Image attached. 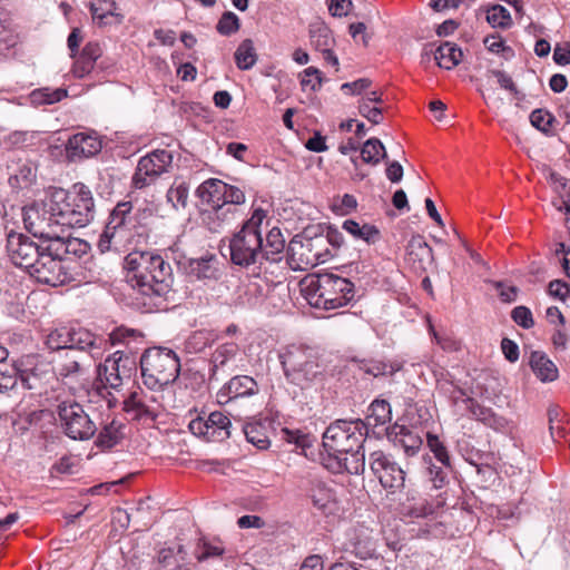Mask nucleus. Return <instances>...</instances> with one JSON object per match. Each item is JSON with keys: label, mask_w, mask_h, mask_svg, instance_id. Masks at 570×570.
<instances>
[{"label": "nucleus", "mask_w": 570, "mask_h": 570, "mask_svg": "<svg viewBox=\"0 0 570 570\" xmlns=\"http://www.w3.org/2000/svg\"><path fill=\"white\" fill-rule=\"evenodd\" d=\"M124 268L128 282L140 295L147 312L163 306L165 295L170 291L173 271L161 255L149 250H134L126 255Z\"/></svg>", "instance_id": "obj_1"}, {"label": "nucleus", "mask_w": 570, "mask_h": 570, "mask_svg": "<svg viewBox=\"0 0 570 570\" xmlns=\"http://www.w3.org/2000/svg\"><path fill=\"white\" fill-rule=\"evenodd\" d=\"M303 293L313 307L336 309L346 306L354 298L355 287L348 278L324 273L305 278Z\"/></svg>", "instance_id": "obj_3"}, {"label": "nucleus", "mask_w": 570, "mask_h": 570, "mask_svg": "<svg viewBox=\"0 0 570 570\" xmlns=\"http://www.w3.org/2000/svg\"><path fill=\"white\" fill-rule=\"evenodd\" d=\"M530 122L538 130L547 135L553 134L558 124L554 116L544 109L533 110L530 115Z\"/></svg>", "instance_id": "obj_43"}, {"label": "nucleus", "mask_w": 570, "mask_h": 570, "mask_svg": "<svg viewBox=\"0 0 570 570\" xmlns=\"http://www.w3.org/2000/svg\"><path fill=\"white\" fill-rule=\"evenodd\" d=\"M426 443L430 451L434 454L435 459L444 466H450V455L448 449L438 435L428 433Z\"/></svg>", "instance_id": "obj_47"}, {"label": "nucleus", "mask_w": 570, "mask_h": 570, "mask_svg": "<svg viewBox=\"0 0 570 570\" xmlns=\"http://www.w3.org/2000/svg\"><path fill=\"white\" fill-rule=\"evenodd\" d=\"M352 6L351 0H330L328 10L334 17H343L348 13Z\"/></svg>", "instance_id": "obj_64"}, {"label": "nucleus", "mask_w": 570, "mask_h": 570, "mask_svg": "<svg viewBox=\"0 0 570 570\" xmlns=\"http://www.w3.org/2000/svg\"><path fill=\"white\" fill-rule=\"evenodd\" d=\"M45 246V243H37L22 233L11 230L7 234V255L12 264L26 272L37 262V257L42 253Z\"/></svg>", "instance_id": "obj_15"}, {"label": "nucleus", "mask_w": 570, "mask_h": 570, "mask_svg": "<svg viewBox=\"0 0 570 570\" xmlns=\"http://www.w3.org/2000/svg\"><path fill=\"white\" fill-rule=\"evenodd\" d=\"M392 420V410L391 405L385 400H375L371 403L368 407V413L366 415V422L370 426H381L391 422Z\"/></svg>", "instance_id": "obj_36"}, {"label": "nucleus", "mask_w": 570, "mask_h": 570, "mask_svg": "<svg viewBox=\"0 0 570 570\" xmlns=\"http://www.w3.org/2000/svg\"><path fill=\"white\" fill-rule=\"evenodd\" d=\"M529 365L541 382H552L558 377V368L548 356L539 351L530 355Z\"/></svg>", "instance_id": "obj_27"}, {"label": "nucleus", "mask_w": 570, "mask_h": 570, "mask_svg": "<svg viewBox=\"0 0 570 570\" xmlns=\"http://www.w3.org/2000/svg\"><path fill=\"white\" fill-rule=\"evenodd\" d=\"M21 381L23 387L32 390L38 387V383L40 381L38 373L35 367H22L18 368V377L17 380Z\"/></svg>", "instance_id": "obj_58"}, {"label": "nucleus", "mask_w": 570, "mask_h": 570, "mask_svg": "<svg viewBox=\"0 0 570 570\" xmlns=\"http://www.w3.org/2000/svg\"><path fill=\"white\" fill-rule=\"evenodd\" d=\"M57 223L61 227H85L94 218L95 203L90 189L75 184L70 189L55 188L47 200Z\"/></svg>", "instance_id": "obj_2"}, {"label": "nucleus", "mask_w": 570, "mask_h": 570, "mask_svg": "<svg viewBox=\"0 0 570 570\" xmlns=\"http://www.w3.org/2000/svg\"><path fill=\"white\" fill-rule=\"evenodd\" d=\"M101 140L96 132H77L69 138L66 151L69 159L88 158L101 150Z\"/></svg>", "instance_id": "obj_18"}, {"label": "nucleus", "mask_w": 570, "mask_h": 570, "mask_svg": "<svg viewBox=\"0 0 570 570\" xmlns=\"http://www.w3.org/2000/svg\"><path fill=\"white\" fill-rule=\"evenodd\" d=\"M71 338L72 342H70V350H88L92 357L98 356L100 348L96 345L97 340L90 332L72 328Z\"/></svg>", "instance_id": "obj_39"}, {"label": "nucleus", "mask_w": 570, "mask_h": 570, "mask_svg": "<svg viewBox=\"0 0 570 570\" xmlns=\"http://www.w3.org/2000/svg\"><path fill=\"white\" fill-rule=\"evenodd\" d=\"M224 553V548L220 544L212 543L207 540H200L196 548V559L204 561L209 558L220 557Z\"/></svg>", "instance_id": "obj_49"}, {"label": "nucleus", "mask_w": 570, "mask_h": 570, "mask_svg": "<svg viewBox=\"0 0 570 570\" xmlns=\"http://www.w3.org/2000/svg\"><path fill=\"white\" fill-rule=\"evenodd\" d=\"M22 219L26 229L35 237L41 239L42 243L48 244L53 239H59L57 227V217L52 215L47 202L43 207L31 205L23 208Z\"/></svg>", "instance_id": "obj_14"}, {"label": "nucleus", "mask_w": 570, "mask_h": 570, "mask_svg": "<svg viewBox=\"0 0 570 570\" xmlns=\"http://www.w3.org/2000/svg\"><path fill=\"white\" fill-rule=\"evenodd\" d=\"M239 26L238 17L234 12L227 11L218 20L216 29L223 36H230L238 31Z\"/></svg>", "instance_id": "obj_50"}, {"label": "nucleus", "mask_w": 570, "mask_h": 570, "mask_svg": "<svg viewBox=\"0 0 570 570\" xmlns=\"http://www.w3.org/2000/svg\"><path fill=\"white\" fill-rule=\"evenodd\" d=\"M464 403L468 405V410L471 414V416L474 420H478L485 424L490 415L492 414V410L485 406L480 405L476 403L473 399L466 396V400H464Z\"/></svg>", "instance_id": "obj_55"}, {"label": "nucleus", "mask_w": 570, "mask_h": 570, "mask_svg": "<svg viewBox=\"0 0 570 570\" xmlns=\"http://www.w3.org/2000/svg\"><path fill=\"white\" fill-rule=\"evenodd\" d=\"M309 38L312 46L318 51H327L334 43L330 28L322 21L309 26Z\"/></svg>", "instance_id": "obj_37"}, {"label": "nucleus", "mask_w": 570, "mask_h": 570, "mask_svg": "<svg viewBox=\"0 0 570 570\" xmlns=\"http://www.w3.org/2000/svg\"><path fill=\"white\" fill-rule=\"evenodd\" d=\"M121 361L122 354L115 352L98 365L97 379L92 389L88 392L90 402H96L95 399H101L108 409L117 404L118 400L110 390L117 391L122 385L125 365H120Z\"/></svg>", "instance_id": "obj_9"}, {"label": "nucleus", "mask_w": 570, "mask_h": 570, "mask_svg": "<svg viewBox=\"0 0 570 570\" xmlns=\"http://www.w3.org/2000/svg\"><path fill=\"white\" fill-rule=\"evenodd\" d=\"M285 377L293 384L305 387L318 380L324 365L317 347L305 343H291L278 352Z\"/></svg>", "instance_id": "obj_4"}, {"label": "nucleus", "mask_w": 570, "mask_h": 570, "mask_svg": "<svg viewBox=\"0 0 570 570\" xmlns=\"http://www.w3.org/2000/svg\"><path fill=\"white\" fill-rule=\"evenodd\" d=\"M362 430L363 423L360 420H338L332 423L323 434V446L328 458L361 450L364 442Z\"/></svg>", "instance_id": "obj_8"}, {"label": "nucleus", "mask_w": 570, "mask_h": 570, "mask_svg": "<svg viewBox=\"0 0 570 570\" xmlns=\"http://www.w3.org/2000/svg\"><path fill=\"white\" fill-rule=\"evenodd\" d=\"M362 370L370 375L380 376V375H392L394 374L399 367H395L393 364L385 363L384 361L372 360L365 362L362 365Z\"/></svg>", "instance_id": "obj_48"}, {"label": "nucleus", "mask_w": 570, "mask_h": 570, "mask_svg": "<svg viewBox=\"0 0 570 570\" xmlns=\"http://www.w3.org/2000/svg\"><path fill=\"white\" fill-rule=\"evenodd\" d=\"M246 440L257 446L258 449H267L269 440L265 433V429L262 424L249 423L243 429Z\"/></svg>", "instance_id": "obj_44"}, {"label": "nucleus", "mask_w": 570, "mask_h": 570, "mask_svg": "<svg viewBox=\"0 0 570 570\" xmlns=\"http://www.w3.org/2000/svg\"><path fill=\"white\" fill-rule=\"evenodd\" d=\"M399 434L402 436L400 439V443L402 444L404 452L410 456L416 454L422 445V440L417 435L412 434L404 426L400 428Z\"/></svg>", "instance_id": "obj_51"}, {"label": "nucleus", "mask_w": 570, "mask_h": 570, "mask_svg": "<svg viewBox=\"0 0 570 570\" xmlns=\"http://www.w3.org/2000/svg\"><path fill=\"white\" fill-rule=\"evenodd\" d=\"M171 163V153L165 149H156L141 157L131 178L132 187L142 189L150 186L160 175L168 171Z\"/></svg>", "instance_id": "obj_12"}, {"label": "nucleus", "mask_w": 570, "mask_h": 570, "mask_svg": "<svg viewBox=\"0 0 570 570\" xmlns=\"http://www.w3.org/2000/svg\"><path fill=\"white\" fill-rule=\"evenodd\" d=\"M331 462L326 465L336 473L347 472L350 474H358L364 470L365 459L364 453L360 450L348 452V454H338L337 456L328 458Z\"/></svg>", "instance_id": "obj_23"}, {"label": "nucleus", "mask_w": 570, "mask_h": 570, "mask_svg": "<svg viewBox=\"0 0 570 570\" xmlns=\"http://www.w3.org/2000/svg\"><path fill=\"white\" fill-rule=\"evenodd\" d=\"M321 71L315 67H308L303 71L301 85L303 89L317 90L321 87Z\"/></svg>", "instance_id": "obj_53"}, {"label": "nucleus", "mask_w": 570, "mask_h": 570, "mask_svg": "<svg viewBox=\"0 0 570 570\" xmlns=\"http://www.w3.org/2000/svg\"><path fill=\"white\" fill-rule=\"evenodd\" d=\"M37 181V167L31 163L22 164L9 179L10 186L17 190L31 188Z\"/></svg>", "instance_id": "obj_35"}, {"label": "nucleus", "mask_w": 570, "mask_h": 570, "mask_svg": "<svg viewBox=\"0 0 570 570\" xmlns=\"http://www.w3.org/2000/svg\"><path fill=\"white\" fill-rule=\"evenodd\" d=\"M235 62L240 70L250 69L257 61L254 42L250 39H245L240 42L235 51Z\"/></svg>", "instance_id": "obj_40"}, {"label": "nucleus", "mask_w": 570, "mask_h": 570, "mask_svg": "<svg viewBox=\"0 0 570 570\" xmlns=\"http://www.w3.org/2000/svg\"><path fill=\"white\" fill-rule=\"evenodd\" d=\"M285 238L277 226H273L266 233L265 243H263L262 258L269 262H279L283 258L285 249Z\"/></svg>", "instance_id": "obj_26"}, {"label": "nucleus", "mask_w": 570, "mask_h": 570, "mask_svg": "<svg viewBox=\"0 0 570 570\" xmlns=\"http://www.w3.org/2000/svg\"><path fill=\"white\" fill-rule=\"evenodd\" d=\"M68 96V91L65 88L51 89L48 87L35 89L29 95L30 104L35 107L45 105H53L61 101Z\"/></svg>", "instance_id": "obj_33"}, {"label": "nucleus", "mask_w": 570, "mask_h": 570, "mask_svg": "<svg viewBox=\"0 0 570 570\" xmlns=\"http://www.w3.org/2000/svg\"><path fill=\"white\" fill-rule=\"evenodd\" d=\"M132 205L129 202L117 204L110 213L109 219L98 240V248L105 253L124 240L130 228L134 226L131 215Z\"/></svg>", "instance_id": "obj_11"}, {"label": "nucleus", "mask_w": 570, "mask_h": 570, "mask_svg": "<svg viewBox=\"0 0 570 570\" xmlns=\"http://www.w3.org/2000/svg\"><path fill=\"white\" fill-rule=\"evenodd\" d=\"M216 256L209 255L190 262V272L198 279H218L220 271Z\"/></svg>", "instance_id": "obj_28"}, {"label": "nucleus", "mask_w": 570, "mask_h": 570, "mask_svg": "<svg viewBox=\"0 0 570 570\" xmlns=\"http://www.w3.org/2000/svg\"><path fill=\"white\" fill-rule=\"evenodd\" d=\"M268 226L267 213L262 208L253 210L240 230L229 240L230 259L235 265L247 267L257 263L263 252V225Z\"/></svg>", "instance_id": "obj_5"}, {"label": "nucleus", "mask_w": 570, "mask_h": 570, "mask_svg": "<svg viewBox=\"0 0 570 570\" xmlns=\"http://www.w3.org/2000/svg\"><path fill=\"white\" fill-rule=\"evenodd\" d=\"M501 350H502L504 357L509 362L515 363L519 360V355H520L519 346L514 341H512L508 337H504L501 341Z\"/></svg>", "instance_id": "obj_63"}, {"label": "nucleus", "mask_w": 570, "mask_h": 570, "mask_svg": "<svg viewBox=\"0 0 570 570\" xmlns=\"http://www.w3.org/2000/svg\"><path fill=\"white\" fill-rule=\"evenodd\" d=\"M258 392L257 382L248 375H236L217 393V401L226 404L238 397L252 396Z\"/></svg>", "instance_id": "obj_20"}, {"label": "nucleus", "mask_w": 570, "mask_h": 570, "mask_svg": "<svg viewBox=\"0 0 570 570\" xmlns=\"http://www.w3.org/2000/svg\"><path fill=\"white\" fill-rule=\"evenodd\" d=\"M242 204L229 203L215 209H206L203 214V220L210 232L219 233L236 218V206Z\"/></svg>", "instance_id": "obj_22"}, {"label": "nucleus", "mask_w": 570, "mask_h": 570, "mask_svg": "<svg viewBox=\"0 0 570 570\" xmlns=\"http://www.w3.org/2000/svg\"><path fill=\"white\" fill-rule=\"evenodd\" d=\"M209 342V334L204 331L195 332L187 341V346L190 351L200 352Z\"/></svg>", "instance_id": "obj_61"}, {"label": "nucleus", "mask_w": 570, "mask_h": 570, "mask_svg": "<svg viewBox=\"0 0 570 570\" xmlns=\"http://www.w3.org/2000/svg\"><path fill=\"white\" fill-rule=\"evenodd\" d=\"M68 246H63L60 239L48 242L42 249V253L37 257V262L30 266L27 273L37 282L50 286H60L71 279L63 258Z\"/></svg>", "instance_id": "obj_7"}, {"label": "nucleus", "mask_w": 570, "mask_h": 570, "mask_svg": "<svg viewBox=\"0 0 570 570\" xmlns=\"http://www.w3.org/2000/svg\"><path fill=\"white\" fill-rule=\"evenodd\" d=\"M548 294L553 298L564 302L570 294V286L560 279L551 281L548 286Z\"/></svg>", "instance_id": "obj_60"}, {"label": "nucleus", "mask_w": 570, "mask_h": 570, "mask_svg": "<svg viewBox=\"0 0 570 570\" xmlns=\"http://www.w3.org/2000/svg\"><path fill=\"white\" fill-rule=\"evenodd\" d=\"M550 261L553 264H561L567 276H570L568 250L564 243L558 242L554 244V248L552 249Z\"/></svg>", "instance_id": "obj_54"}, {"label": "nucleus", "mask_w": 570, "mask_h": 570, "mask_svg": "<svg viewBox=\"0 0 570 570\" xmlns=\"http://www.w3.org/2000/svg\"><path fill=\"white\" fill-rule=\"evenodd\" d=\"M371 80L367 78H360L353 82H345L341 86V90L347 95H365L371 86Z\"/></svg>", "instance_id": "obj_59"}, {"label": "nucleus", "mask_w": 570, "mask_h": 570, "mask_svg": "<svg viewBox=\"0 0 570 570\" xmlns=\"http://www.w3.org/2000/svg\"><path fill=\"white\" fill-rule=\"evenodd\" d=\"M361 156L364 163L377 165L382 158L386 157V151L377 138H370L361 149Z\"/></svg>", "instance_id": "obj_42"}, {"label": "nucleus", "mask_w": 570, "mask_h": 570, "mask_svg": "<svg viewBox=\"0 0 570 570\" xmlns=\"http://www.w3.org/2000/svg\"><path fill=\"white\" fill-rule=\"evenodd\" d=\"M342 227L355 238L363 239L367 244H375L381 236L380 230L374 225H361L353 219L345 220Z\"/></svg>", "instance_id": "obj_34"}, {"label": "nucleus", "mask_w": 570, "mask_h": 570, "mask_svg": "<svg viewBox=\"0 0 570 570\" xmlns=\"http://www.w3.org/2000/svg\"><path fill=\"white\" fill-rule=\"evenodd\" d=\"M288 265L294 271H306L318 264V253L313 250V244L309 239H292L287 249Z\"/></svg>", "instance_id": "obj_19"}, {"label": "nucleus", "mask_w": 570, "mask_h": 570, "mask_svg": "<svg viewBox=\"0 0 570 570\" xmlns=\"http://www.w3.org/2000/svg\"><path fill=\"white\" fill-rule=\"evenodd\" d=\"M485 48L493 53L511 52V49L504 45L503 39L499 35H491L484 38Z\"/></svg>", "instance_id": "obj_62"}, {"label": "nucleus", "mask_w": 570, "mask_h": 570, "mask_svg": "<svg viewBox=\"0 0 570 570\" xmlns=\"http://www.w3.org/2000/svg\"><path fill=\"white\" fill-rule=\"evenodd\" d=\"M202 203L207 209H215L229 203H245L244 191L216 178L205 180L197 189Z\"/></svg>", "instance_id": "obj_16"}, {"label": "nucleus", "mask_w": 570, "mask_h": 570, "mask_svg": "<svg viewBox=\"0 0 570 570\" xmlns=\"http://www.w3.org/2000/svg\"><path fill=\"white\" fill-rule=\"evenodd\" d=\"M122 404V410L132 420L144 423L155 421L161 411L158 396L153 392L144 391L141 387L131 391Z\"/></svg>", "instance_id": "obj_17"}, {"label": "nucleus", "mask_w": 570, "mask_h": 570, "mask_svg": "<svg viewBox=\"0 0 570 570\" xmlns=\"http://www.w3.org/2000/svg\"><path fill=\"white\" fill-rule=\"evenodd\" d=\"M208 430L214 431L216 438H210V442L223 441L230 436V420L222 412H213L207 417Z\"/></svg>", "instance_id": "obj_38"}, {"label": "nucleus", "mask_w": 570, "mask_h": 570, "mask_svg": "<svg viewBox=\"0 0 570 570\" xmlns=\"http://www.w3.org/2000/svg\"><path fill=\"white\" fill-rule=\"evenodd\" d=\"M368 461L373 474L385 490L395 493L404 488L406 472L392 455L383 451H374L370 454Z\"/></svg>", "instance_id": "obj_13"}, {"label": "nucleus", "mask_w": 570, "mask_h": 570, "mask_svg": "<svg viewBox=\"0 0 570 570\" xmlns=\"http://www.w3.org/2000/svg\"><path fill=\"white\" fill-rule=\"evenodd\" d=\"M543 174L554 193L551 200L552 206L560 213H570V188L568 187V178L550 167H544Z\"/></svg>", "instance_id": "obj_21"}, {"label": "nucleus", "mask_w": 570, "mask_h": 570, "mask_svg": "<svg viewBox=\"0 0 570 570\" xmlns=\"http://www.w3.org/2000/svg\"><path fill=\"white\" fill-rule=\"evenodd\" d=\"M282 440L294 443L295 445L299 448H306L309 445V438L307 434H304L299 430H289V429H282L281 431Z\"/></svg>", "instance_id": "obj_57"}, {"label": "nucleus", "mask_w": 570, "mask_h": 570, "mask_svg": "<svg viewBox=\"0 0 570 570\" xmlns=\"http://www.w3.org/2000/svg\"><path fill=\"white\" fill-rule=\"evenodd\" d=\"M308 495L314 504L320 510H326L335 501V495L324 482L320 480H312L309 482Z\"/></svg>", "instance_id": "obj_32"}, {"label": "nucleus", "mask_w": 570, "mask_h": 570, "mask_svg": "<svg viewBox=\"0 0 570 570\" xmlns=\"http://www.w3.org/2000/svg\"><path fill=\"white\" fill-rule=\"evenodd\" d=\"M125 430L126 425L124 423L112 420L99 432L96 441L97 445L104 449H111L124 439Z\"/></svg>", "instance_id": "obj_30"}, {"label": "nucleus", "mask_w": 570, "mask_h": 570, "mask_svg": "<svg viewBox=\"0 0 570 570\" xmlns=\"http://www.w3.org/2000/svg\"><path fill=\"white\" fill-rule=\"evenodd\" d=\"M488 22L495 28H509L512 24V19L508 9L500 4L492 6L488 10Z\"/></svg>", "instance_id": "obj_45"}, {"label": "nucleus", "mask_w": 570, "mask_h": 570, "mask_svg": "<svg viewBox=\"0 0 570 570\" xmlns=\"http://www.w3.org/2000/svg\"><path fill=\"white\" fill-rule=\"evenodd\" d=\"M512 320L523 328H531L534 325L531 311L525 306H517L511 313Z\"/></svg>", "instance_id": "obj_56"}, {"label": "nucleus", "mask_w": 570, "mask_h": 570, "mask_svg": "<svg viewBox=\"0 0 570 570\" xmlns=\"http://www.w3.org/2000/svg\"><path fill=\"white\" fill-rule=\"evenodd\" d=\"M463 57L462 50L452 42H444L438 47L434 52V59L439 67L444 69H452L458 66Z\"/></svg>", "instance_id": "obj_29"}, {"label": "nucleus", "mask_w": 570, "mask_h": 570, "mask_svg": "<svg viewBox=\"0 0 570 570\" xmlns=\"http://www.w3.org/2000/svg\"><path fill=\"white\" fill-rule=\"evenodd\" d=\"M188 187L185 183L173 185L166 195L167 202L171 204L175 209L185 208L188 200Z\"/></svg>", "instance_id": "obj_46"}, {"label": "nucleus", "mask_w": 570, "mask_h": 570, "mask_svg": "<svg viewBox=\"0 0 570 570\" xmlns=\"http://www.w3.org/2000/svg\"><path fill=\"white\" fill-rule=\"evenodd\" d=\"M382 105V92L372 90L366 92L358 101V112L373 125H379L383 121L384 108Z\"/></svg>", "instance_id": "obj_24"}, {"label": "nucleus", "mask_w": 570, "mask_h": 570, "mask_svg": "<svg viewBox=\"0 0 570 570\" xmlns=\"http://www.w3.org/2000/svg\"><path fill=\"white\" fill-rule=\"evenodd\" d=\"M102 50L97 42H88L73 62L72 72L77 78H83L95 67L97 59Z\"/></svg>", "instance_id": "obj_25"}, {"label": "nucleus", "mask_w": 570, "mask_h": 570, "mask_svg": "<svg viewBox=\"0 0 570 570\" xmlns=\"http://www.w3.org/2000/svg\"><path fill=\"white\" fill-rule=\"evenodd\" d=\"M189 431L199 438H204L206 441L210 442V438H216L214 435V431H209L207 419L202 416H196L191 419L188 423Z\"/></svg>", "instance_id": "obj_52"}, {"label": "nucleus", "mask_w": 570, "mask_h": 570, "mask_svg": "<svg viewBox=\"0 0 570 570\" xmlns=\"http://www.w3.org/2000/svg\"><path fill=\"white\" fill-rule=\"evenodd\" d=\"M58 415L65 433L70 439L88 440L97 430L82 405L75 401L61 402L58 405Z\"/></svg>", "instance_id": "obj_10"}, {"label": "nucleus", "mask_w": 570, "mask_h": 570, "mask_svg": "<svg viewBox=\"0 0 570 570\" xmlns=\"http://www.w3.org/2000/svg\"><path fill=\"white\" fill-rule=\"evenodd\" d=\"M140 368L144 384L150 390H158L176 381L180 363L174 351L151 347L142 354Z\"/></svg>", "instance_id": "obj_6"}, {"label": "nucleus", "mask_w": 570, "mask_h": 570, "mask_svg": "<svg viewBox=\"0 0 570 570\" xmlns=\"http://www.w3.org/2000/svg\"><path fill=\"white\" fill-rule=\"evenodd\" d=\"M72 328L61 326L52 330L46 338V345L51 351L70 350Z\"/></svg>", "instance_id": "obj_41"}, {"label": "nucleus", "mask_w": 570, "mask_h": 570, "mask_svg": "<svg viewBox=\"0 0 570 570\" xmlns=\"http://www.w3.org/2000/svg\"><path fill=\"white\" fill-rule=\"evenodd\" d=\"M239 347L235 342L220 343L212 354V376L216 375L219 368L225 367L238 354Z\"/></svg>", "instance_id": "obj_31"}]
</instances>
